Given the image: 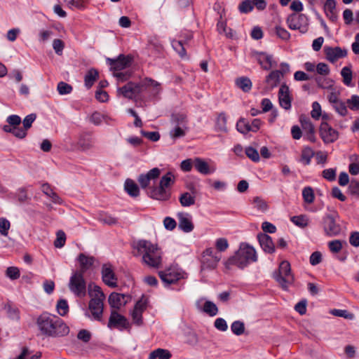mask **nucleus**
<instances>
[{
    "label": "nucleus",
    "instance_id": "1",
    "mask_svg": "<svg viewBox=\"0 0 359 359\" xmlns=\"http://www.w3.org/2000/svg\"><path fill=\"white\" fill-rule=\"evenodd\" d=\"M37 325L41 332L48 337H63L69 332V327L62 319L48 313H43L38 318Z\"/></svg>",
    "mask_w": 359,
    "mask_h": 359
},
{
    "label": "nucleus",
    "instance_id": "2",
    "mask_svg": "<svg viewBox=\"0 0 359 359\" xmlns=\"http://www.w3.org/2000/svg\"><path fill=\"white\" fill-rule=\"evenodd\" d=\"M136 256L142 257V262L147 266L158 269L161 265V252L158 245L147 240H140L134 245Z\"/></svg>",
    "mask_w": 359,
    "mask_h": 359
},
{
    "label": "nucleus",
    "instance_id": "3",
    "mask_svg": "<svg viewBox=\"0 0 359 359\" xmlns=\"http://www.w3.org/2000/svg\"><path fill=\"white\" fill-rule=\"evenodd\" d=\"M257 260V255L255 249L248 243H242L234 255L224 262V265L227 269H230L233 265L243 269L251 262H255Z\"/></svg>",
    "mask_w": 359,
    "mask_h": 359
},
{
    "label": "nucleus",
    "instance_id": "4",
    "mask_svg": "<svg viewBox=\"0 0 359 359\" xmlns=\"http://www.w3.org/2000/svg\"><path fill=\"white\" fill-rule=\"evenodd\" d=\"M88 294L90 297L88 308L94 320L102 321L105 295L100 287L95 285L88 286Z\"/></svg>",
    "mask_w": 359,
    "mask_h": 359
},
{
    "label": "nucleus",
    "instance_id": "5",
    "mask_svg": "<svg viewBox=\"0 0 359 359\" xmlns=\"http://www.w3.org/2000/svg\"><path fill=\"white\" fill-rule=\"evenodd\" d=\"M273 278L284 290H287L293 283L294 276L291 273L290 264L287 261H283L280 264L278 271L273 273Z\"/></svg>",
    "mask_w": 359,
    "mask_h": 359
},
{
    "label": "nucleus",
    "instance_id": "6",
    "mask_svg": "<svg viewBox=\"0 0 359 359\" xmlns=\"http://www.w3.org/2000/svg\"><path fill=\"white\" fill-rule=\"evenodd\" d=\"M69 288L76 296L83 297L86 294V283L81 272L75 271L70 278Z\"/></svg>",
    "mask_w": 359,
    "mask_h": 359
},
{
    "label": "nucleus",
    "instance_id": "7",
    "mask_svg": "<svg viewBox=\"0 0 359 359\" xmlns=\"http://www.w3.org/2000/svg\"><path fill=\"white\" fill-rule=\"evenodd\" d=\"M308 21L309 20L306 15L296 13L290 15L286 20L290 29L299 30L302 34L308 31Z\"/></svg>",
    "mask_w": 359,
    "mask_h": 359
},
{
    "label": "nucleus",
    "instance_id": "8",
    "mask_svg": "<svg viewBox=\"0 0 359 359\" xmlns=\"http://www.w3.org/2000/svg\"><path fill=\"white\" fill-rule=\"evenodd\" d=\"M222 255L215 252L211 248H207L202 253L201 268L202 269H214L217 267Z\"/></svg>",
    "mask_w": 359,
    "mask_h": 359
},
{
    "label": "nucleus",
    "instance_id": "9",
    "mask_svg": "<svg viewBox=\"0 0 359 359\" xmlns=\"http://www.w3.org/2000/svg\"><path fill=\"white\" fill-rule=\"evenodd\" d=\"M142 83L128 82L125 86L117 88V95L133 100L142 92Z\"/></svg>",
    "mask_w": 359,
    "mask_h": 359
},
{
    "label": "nucleus",
    "instance_id": "10",
    "mask_svg": "<svg viewBox=\"0 0 359 359\" xmlns=\"http://www.w3.org/2000/svg\"><path fill=\"white\" fill-rule=\"evenodd\" d=\"M161 170L158 168L150 170L147 174H142L139 176L137 181L142 189H149L151 184L158 178Z\"/></svg>",
    "mask_w": 359,
    "mask_h": 359
},
{
    "label": "nucleus",
    "instance_id": "11",
    "mask_svg": "<svg viewBox=\"0 0 359 359\" xmlns=\"http://www.w3.org/2000/svg\"><path fill=\"white\" fill-rule=\"evenodd\" d=\"M319 130L320 137L325 144L332 143L338 139V132L326 122L321 123Z\"/></svg>",
    "mask_w": 359,
    "mask_h": 359
},
{
    "label": "nucleus",
    "instance_id": "12",
    "mask_svg": "<svg viewBox=\"0 0 359 359\" xmlns=\"http://www.w3.org/2000/svg\"><path fill=\"white\" fill-rule=\"evenodd\" d=\"M103 282L110 287H117V277L114 268L110 264H104L101 270Z\"/></svg>",
    "mask_w": 359,
    "mask_h": 359
},
{
    "label": "nucleus",
    "instance_id": "13",
    "mask_svg": "<svg viewBox=\"0 0 359 359\" xmlns=\"http://www.w3.org/2000/svg\"><path fill=\"white\" fill-rule=\"evenodd\" d=\"M128 325L127 319L116 311H112L109 319L107 327L109 329L123 330Z\"/></svg>",
    "mask_w": 359,
    "mask_h": 359
},
{
    "label": "nucleus",
    "instance_id": "14",
    "mask_svg": "<svg viewBox=\"0 0 359 359\" xmlns=\"http://www.w3.org/2000/svg\"><path fill=\"white\" fill-rule=\"evenodd\" d=\"M337 214L327 215L324 218V230L326 234L329 236H335L339 233L341 231L340 226L336 222V217Z\"/></svg>",
    "mask_w": 359,
    "mask_h": 359
},
{
    "label": "nucleus",
    "instance_id": "15",
    "mask_svg": "<svg viewBox=\"0 0 359 359\" xmlns=\"http://www.w3.org/2000/svg\"><path fill=\"white\" fill-rule=\"evenodd\" d=\"M324 52L326 59L332 63L335 62L339 58L345 57L347 55V50L339 46L334 48L325 46L324 48Z\"/></svg>",
    "mask_w": 359,
    "mask_h": 359
},
{
    "label": "nucleus",
    "instance_id": "16",
    "mask_svg": "<svg viewBox=\"0 0 359 359\" xmlns=\"http://www.w3.org/2000/svg\"><path fill=\"white\" fill-rule=\"evenodd\" d=\"M132 59L130 55H120L116 59L107 58V62L111 66V69L114 71H120L129 67Z\"/></svg>",
    "mask_w": 359,
    "mask_h": 359
},
{
    "label": "nucleus",
    "instance_id": "17",
    "mask_svg": "<svg viewBox=\"0 0 359 359\" xmlns=\"http://www.w3.org/2000/svg\"><path fill=\"white\" fill-rule=\"evenodd\" d=\"M147 194L150 198L158 201H166L170 196V191L161 186L160 184L157 187L152 186L149 187L147 190Z\"/></svg>",
    "mask_w": 359,
    "mask_h": 359
},
{
    "label": "nucleus",
    "instance_id": "18",
    "mask_svg": "<svg viewBox=\"0 0 359 359\" xmlns=\"http://www.w3.org/2000/svg\"><path fill=\"white\" fill-rule=\"evenodd\" d=\"M158 275L161 280L168 285L174 284L180 279L184 278L181 273L174 271H172L171 269L159 271Z\"/></svg>",
    "mask_w": 359,
    "mask_h": 359
},
{
    "label": "nucleus",
    "instance_id": "19",
    "mask_svg": "<svg viewBox=\"0 0 359 359\" xmlns=\"http://www.w3.org/2000/svg\"><path fill=\"white\" fill-rule=\"evenodd\" d=\"M256 59L262 68L264 70H269L277 66V62L273 60L271 55L265 53H259L256 55Z\"/></svg>",
    "mask_w": 359,
    "mask_h": 359
},
{
    "label": "nucleus",
    "instance_id": "20",
    "mask_svg": "<svg viewBox=\"0 0 359 359\" xmlns=\"http://www.w3.org/2000/svg\"><path fill=\"white\" fill-rule=\"evenodd\" d=\"M278 100L280 105L285 109H288L291 107V97L290 95L289 87L283 84L278 91Z\"/></svg>",
    "mask_w": 359,
    "mask_h": 359
},
{
    "label": "nucleus",
    "instance_id": "21",
    "mask_svg": "<svg viewBox=\"0 0 359 359\" xmlns=\"http://www.w3.org/2000/svg\"><path fill=\"white\" fill-rule=\"evenodd\" d=\"M179 228L184 232L189 233L194 229V224L191 216L188 213L180 212L177 214Z\"/></svg>",
    "mask_w": 359,
    "mask_h": 359
},
{
    "label": "nucleus",
    "instance_id": "22",
    "mask_svg": "<svg viewBox=\"0 0 359 359\" xmlns=\"http://www.w3.org/2000/svg\"><path fill=\"white\" fill-rule=\"evenodd\" d=\"M259 244L262 250L267 253L271 254L275 251V245L272 238L266 233H260L257 236Z\"/></svg>",
    "mask_w": 359,
    "mask_h": 359
},
{
    "label": "nucleus",
    "instance_id": "23",
    "mask_svg": "<svg viewBox=\"0 0 359 359\" xmlns=\"http://www.w3.org/2000/svg\"><path fill=\"white\" fill-rule=\"evenodd\" d=\"M194 165L198 172L203 175H208L216 170L215 167H210L207 162L200 158L194 159Z\"/></svg>",
    "mask_w": 359,
    "mask_h": 359
},
{
    "label": "nucleus",
    "instance_id": "24",
    "mask_svg": "<svg viewBox=\"0 0 359 359\" xmlns=\"http://www.w3.org/2000/svg\"><path fill=\"white\" fill-rule=\"evenodd\" d=\"M78 261L80 264V269L76 271V272H81V273L83 274L93 265L95 259L93 257L87 256L85 254L81 253L78 256Z\"/></svg>",
    "mask_w": 359,
    "mask_h": 359
},
{
    "label": "nucleus",
    "instance_id": "25",
    "mask_svg": "<svg viewBox=\"0 0 359 359\" xmlns=\"http://www.w3.org/2000/svg\"><path fill=\"white\" fill-rule=\"evenodd\" d=\"M281 78V74L278 70L272 71L265 79L267 88L269 89L276 88L279 84Z\"/></svg>",
    "mask_w": 359,
    "mask_h": 359
},
{
    "label": "nucleus",
    "instance_id": "26",
    "mask_svg": "<svg viewBox=\"0 0 359 359\" xmlns=\"http://www.w3.org/2000/svg\"><path fill=\"white\" fill-rule=\"evenodd\" d=\"M324 9L327 17L330 20L335 22L337 20L336 1L334 0H327L324 6Z\"/></svg>",
    "mask_w": 359,
    "mask_h": 359
},
{
    "label": "nucleus",
    "instance_id": "27",
    "mask_svg": "<svg viewBox=\"0 0 359 359\" xmlns=\"http://www.w3.org/2000/svg\"><path fill=\"white\" fill-rule=\"evenodd\" d=\"M124 299V294L112 292L109 297L108 302L112 308L119 309L123 304L126 303Z\"/></svg>",
    "mask_w": 359,
    "mask_h": 359
},
{
    "label": "nucleus",
    "instance_id": "28",
    "mask_svg": "<svg viewBox=\"0 0 359 359\" xmlns=\"http://www.w3.org/2000/svg\"><path fill=\"white\" fill-rule=\"evenodd\" d=\"M143 90L148 88H153V93L154 95L158 94L161 90V84L151 79L146 78L141 81Z\"/></svg>",
    "mask_w": 359,
    "mask_h": 359
},
{
    "label": "nucleus",
    "instance_id": "29",
    "mask_svg": "<svg viewBox=\"0 0 359 359\" xmlns=\"http://www.w3.org/2000/svg\"><path fill=\"white\" fill-rule=\"evenodd\" d=\"M171 356L172 354L168 350L159 348L150 353L149 359H170Z\"/></svg>",
    "mask_w": 359,
    "mask_h": 359
},
{
    "label": "nucleus",
    "instance_id": "30",
    "mask_svg": "<svg viewBox=\"0 0 359 359\" xmlns=\"http://www.w3.org/2000/svg\"><path fill=\"white\" fill-rule=\"evenodd\" d=\"M125 189L127 191V193L133 197H136L140 194L138 186L133 180L130 179H128L126 180Z\"/></svg>",
    "mask_w": 359,
    "mask_h": 359
},
{
    "label": "nucleus",
    "instance_id": "31",
    "mask_svg": "<svg viewBox=\"0 0 359 359\" xmlns=\"http://www.w3.org/2000/svg\"><path fill=\"white\" fill-rule=\"evenodd\" d=\"M79 147L83 151L88 150L93 147V141L89 135H83L78 141Z\"/></svg>",
    "mask_w": 359,
    "mask_h": 359
},
{
    "label": "nucleus",
    "instance_id": "32",
    "mask_svg": "<svg viewBox=\"0 0 359 359\" xmlns=\"http://www.w3.org/2000/svg\"><path fill=\"white\" fill-rule=\"evenodd\" d=\"M236 85L241 88L243 92H249L252 88V82L248 77L238 78L236 81Z\"/></svg>",
    "mask_w": 359,
    "mask_h": 359
},
{
    "label": "nucleus",
    "instance_id": "33",
    "mask_svg": "<svg viewBox=\"0 0 359 359\" xmlns=\"http://www.w3.org/2000/svg\"><path fill=\"white\" fill-rule=\"evenodd\" d=\"M98 77V72L95 69H90L84 78L85 85L87 88H90L94 82L97 80Z\"/></svg>",
    "mask_w": 359,
    "mask_h": 359
},
{
    "label": "nucleus",
    "instance_id": "34",
    "mask_svg": "<svg viewBox=\"0 0 359 359\" xmlns=\"http://www.w3.org/2000/svg\"><path fill=\"white\" fill-rule=\"evenodd\" d=\"M314 151L311 147H304L302 151L301 161L304 165H309L311 163V160L314 156Z\"/></svg>",
    "mask_w": 359,
    "mask_h": 359
},
{
    "label": "nucleus",
    "instance_id": "35",
    "mask_svg": "<svg viewBox=\"0 0 359 359\" xmlns=\"http://www.w3.org/2000/svg\"><path fill=\"white\" fill-rule=\"evenodd\" d=\"M341 76L343 78V83L346 86H350L351 85L353 78V72L351 67H343L341 70Z\"/></svg>",
    "mask_w": 359,
    "mask_h": 359
},
{
    "label": "nucleus",
    "instance_id": "36",
    "mask_svg": "<svg viewBox=\"0 0 359 359\" xmlns=\"http://www.w3.org/2000/svg\"><path fill=\"white\" fill-rule=\"evenodd\" d=\"M316 82L318 86L321 88L330 90L332 88L334 87V82L332 79H330L316 77Z\"/></svg>",
    "mask_w": 359,
    "mask_h": 359
},
{
    "label": "nucleus",
    "instance_id": "37",
    "mask_svg": "<svg viewBox=\"0 0 359 359\" xmlns=\"http://www.w3.org/2000/svg\"><path fill=\"white\" fill-rule=\"evenodd\" d=\"M179 200L180 204L184 207L191 206L195 203V197L191 196L189 192L182 194Z\"/></svg>",
    "mask_w": 359,
    "mask_h": 359
},
{
    "label": "nucleus",
    "instance_id": "38",
    "mask_svg": "<svg viewBox=\"0 0 359 359\" xmlns=\"http://www.w3.org/2000/svg\"><path fill=\"white\" fill-rule=\"evenodd\" d=\"M175 180L174 175L171 172H168L161 177L159 184L166 189L175 182Z\"/></svg>",
    "mask_w": 359,
    "mask_h": 359
},
{
    "label": "nucleus",
    "instance_id": "39",
    "mask_svg": "<svg viewBox=\"0 0 359 359\" xmlns=\"http://www.w3.org/2000/svg\"><path fill=\"white\" fill-rule=\"evenodd\" d=\"M203 310L210 316H215L218 313L217 306L211 301H206L205 302Z\"/></svg>",
    "mask_w": 359,
    "mask_h": 359
},
{
    "label": "nucleus",
    "instance_id": "40",
    "mask_svg": "<svg viewBox=\"0 0 359 359\" xmlns=\"http://www.w3.org/2000/svg\"><path fill=\"white\" fill-rule=\"evenodd\" d=\"M300 123L302 127L303 130L305 133L315 131L314 126L310 121V119L305 116H300Z\"/></svg>",
    "mask_w": 359,
    "mask_h": 359
},
{
    "label": "nucleus",
    "instance_id": "41",
    "mask_svg": "<svg viewBox=\"0 0 359 359\" xmlns=\"http://www.w3.org/2000/svg\"><path fill=\"white\" fill-rule=\"evenodd\" d=\"M236 128L238 132L243 134H246L248 132L251 131L250 124L249 122L246 121L245 118H240L237 122Z\"/></svg>",
    "mask_w": 359,
    "mask_h": 359
},
{
    "label": "nucleus",
    "instance_id": "42",
    "mask_svg": "<svg viewBox=\"0 0 359 359\" xmlns=\"http://www.w3.org/2000/svg\"><path fill=\"white\" fill-rule=\"evenodd\" d=\"M302 196L306 203H312L315 198L312 188L310 187H305L302 191Z\"/></svg>",
    "mask_w": 359,
    "mask_h": 359
},
{
    "label": "nucleus",
    "instance_id": "43",
    "mask_svg": "<svg viewBox=\"0 0 359 359\" xmlns=\"http://www.w3.org/2000/svg\"><path fill=\"white\" fill-rule=\"evenodd\" d=\"M254 208L259 211L264 212L268 208L266 202L262 198L256 196L253 198Z\"/></svg>",
    "mask_w": 359,
    "mask_h": 359
},
{
    "label": "nucleus",
    "instance_id": "44",
    "mask_svg": "<svg viewBox=\"0 0 359 359\" xmlns=\"http://www.w3.org/2000/svg\"><path fill=\"white\" fill-rule=\"evenodd\" d=\"M330 93L328 95L327 99L328 101L332 105L341 100H339V97L340 95V91L335 86L332 88L330 90Z\"/></svg>",
    "mask_w": 359,
    "mask_h": 359
},
{
    "label": "nucleus",
    "instance_id": "45",
    "mask_svg": "<svg viewBox=\"0 0 359 359\" xmlns=\"http://www.w3.org/2000/svg\"><path fill=\"white\" fill-rule=\"evenodd\" d=\"M253 2L252 0H244L243 1L239 6L238 10L242 13H247L252 11Z\"/></svg>",
    "mask_w": 359,
    "mask_h": 359
},
{
    "label": "nucleus",
    "instance_id": "46",
    "mask_svg": "<svg viewBox=\"0 0 359 359\" xmlns=\"http://www.w3.org/2000/svg\"><path fill=\"white\" fill-rule=\"evenodd\" d=\"M330 313L335 316L342 317L346 319L352 320L354 318V315L349 313L347 310L333 309Z\"/></svg>",
    "mask_w": 359,
    "mask_h": 359
},
{
    "label": "nucleus",
    "instance_id": "47",
    "mask_svg": "<svg viewBox=\"0 0 359 359\" xmlns=\"http://www.w3.org/2000/svg\"><path fill=\"white\" fill-rule=\"evenodd\" d=\"M346 103L353 111L359 110V96L353 95L349 99L347 100Z\"/></svg>",
    "mask_w": 359,
    "mask_h": 359
},
{
    "label": "nucleus",
    "instance_id": "48",
    "mask_svg": "<svg viewBox=\"0 0 359 359\" xmlns=\"http://www.w3.org/2000/svg\"><path fill=\"white\" fill-rule=\"evenodd\" d=\"M57 310L60 316H65L69 311L67 302L65 299L59 300L57 304Z\"/></svg>",
    "mask_w": 359,
    "mask_h": 359
},
{
    "label": "nucleus",
    "instance_id": "49",
    "mask_svg": "<svg viewBox=\"0 0 359 359\" xmlns=\"http://www.w3.org/2000/svg\"><path fill=\"white\" fill-rule=\"evenodd\" d=\"M231 328L232 332L236 335H241L245 331L244 323L239 320L233 322L231 324Z\"/></svg>",
    "mask_w": 359,
    "mask_h": 359
},
{
    "label": "nucleus",
    "instance_id": "50",
    "mask_svg": "<svg viewBox=\"0 0 359 359\" xmlns=\"http://www.w3.org/2000/svg\"><path fill=\"white\" fill-rule=\"evenodd\" d=\"M332 107L334 108L335 111L342 116H346L348 113L346 104L341 100L333 104Z\"/></svg>",
    "mask_w": 359,
    "mask_h": 359
},
{
    "label": "nucleus",
    "instance_id": "51",
    "mask_svg": "<svg viewBox=\"0 0 359 359\" xmlns=\"http://www.w3.org/2000/svg\"><path fill=\"white\" fill-rule=\"evenodd\" d=\"M246 156L254 162L259 161V154L257 150L252 147H248L245 149Z\"/></svg>",
    "mask_w": 359,
    "mask_h": 359
},
{
    "label": "nucleus",
    "instance_id": "52",
    "mask_svg": "<svg viewBox=\"0 0 359 359\" xmlns=\"http://www.w3.org/2000/svg\"><path fill=\"white\" fill-rule=\"evenodd\" d=\"M276 34L278 37L284 41H288L290 38V34L284 28L276 26L275 27Z\"/></svg>",
    "mask_w": 359,
    "mask_h": 359
},
{
    "label": "nucleus",
    "instance_id": "53",
    "mask_svg": "<svg viewBox=\"0 0 359 359\" xmlns=\"http://www.w3.org/2000/svg\"><path fill=\"white\" fill-rule=\"evenodd\" d=\"M66 241V236L64 231H58L57 232V238L54 242V245L56 248H62L65 245Z\"/></svg>",
    "mask_w": 359,
    "mask_h": 359
},
{
    "label": "nucleus",
    "instance_id": "54",
    "mask_svg": "<svg viewBox=\"0 0 359 359\" xmlns=\"http://www.w3.org/2000/svg\"><path fill=\"white\" fill-rule=\"evenodd\" d=\"M57 89L60 95H66L71 93L72 87L69 84L61 81L57 84Z\"/></svg>",
    "mask_w": 359,
    "mask_h": 359
},
{
    "label": "nucleus",
    "instance_id": "55",
    "mask_svg": "<svg viewBox=\"0 0 359 359\" xmlns=\"http://www.w3.org/2000/svg\"><path fill=\"white\" fill-rule=\"evenodd\" d=\"M187 128L182 126H177L173 130L170 131V136L172 138L176 139L184 137L185 135V130Z\"/></svg>",
    "mask_w": 359,
    "mask_h": 359
},
{
    "label": "nucleus",
    "instance_id": "56",
    "mask_svg": "<svg viewBox=\"0 0 359 359\" xmlns=\"http://www.w3.org/2000/svg\"><path fill=\"white\" fill-rule=\"evenodd\" d=\"M10 222L5 218H0V233L6 236L10 229Z\"/></svg>",
    "mask_w": 359,
    "mask_h": 359
},
{
    "label": "nucleus",
    "instance_id": "57",
    "mask_svg": "<svg viewBox=\"0 0 359 359\" xmlns=\"http://www.w3.org/2000/svg\"><path fill=\"white\" fill-rule=\"evenodd\" d=\"M217 126L220 131L226 132V118L224 114H219L217 120Z\"/></svg>",
    "mask_w": 359,
    "mask_h": 359
},
{
    "label": "nucleus",
    "instance_id": "58",
    "mask_svg": "<svg viewBox=\"0 0 359 359\" xmlns=\"http://www.w3.org/2000/svg\"><path fill=\"white\" fill-rule=\"evenodd\" d=\"M215 246L218 251L224 252L229 248L228 241L224 238H218L215 242Z\"/></svg>",
    "mask_w": 359,
    "mask_h": 359
},
{
    "label": "nucleus",
    "instance_id": "59",
    "mask_svg": "<svg viewBox=\"0 0 359 359\" xmlns=\"http://www.w3.org/2000/svg\"><path fill=\"white\" fill-rule=\"evenodd\" d=\"M172 46L175 51L179 53L181 57H183L186 55L184 47L180 41H172Z\"/></svg>",
    "mask_w": 359,
    "mask_h": 359
},
{
    "label": "nucleus",
    "instance_id": "60",
    "mask_svg": "<svg viewBox=\"0 0 359 359\" xmlns=\"http://www.w3.org/2000/svg\"><path fill=\"white\" fill-rule=\"evenodd\" d=\"M6 274L11 279L15 280L20 277V271L17 267L10 266L7 268Z\"/></svg>",
    "mask_w": 359,
    "mask_h": 359
},
{
    "label": "nucleus",
    "instance_id": "61",
    "mask_svg": "<svg viewBox=\"0 0 359 359\" xmlns=\"http://www.w3.org/2000/svg\"><path fill=\"white\" fill-rule=\"evenodd\" d=\"M8 317L13 320H18L20 318L19 311L17 308L8 306L6 307Z\"/></svg>",
    "mask_w": 359,
    "mask_h": 359
},
{
    "label": "nucleus",
    "instance_id": "62",
    "mask_svg": "<svg viewBox=\"0 0 359 359\" xmlns=\"http://www.w3.org/2000/svg\"><path fill=\"white\" fill-rule=\"evenodd\" d=\"M65 47L64 42L60 39H54L53 41V48L58 55H61Z\"/></svg>",
    "mask_w": 359,
    "mask_h": 359
},
{
    "label": "nucleus",
    "instance_id": "63",
    "mask_svg": "<svg viewBox=\"0 0 359 359\" xmlns=\"http://www.w3.org/2000/svg\"><path fill=\"white\" fill-rule=\"evenodd\" d=\"M316 71H317L318 74L323 75V76H327L330 72L329 66L324 62H320L317 65Z\"/></svg>",
    "mask_w": 359,
    "mask_h": 359
},
{
    "label": "nucleus",
    "instance_id": "64",
    "mask_svg": "<svg viewBox=\"0 0 359 359\" xmlns=\"http://www.w3.org/2000/svg\"><path fill=\"white\" fill-rule=\"evenodd\" d=\"M322 175L328 181H334L336 179V170L333 168L325 169L323 171Z\"/></svg>",
    "mask_w": 359,
    "mask_h": 359
}]
</instances>
